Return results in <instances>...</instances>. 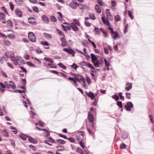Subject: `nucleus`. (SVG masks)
<instances>
[{"mask_svg": "<svg viewBox=\"0 0 154 154\" xmlns=\"http://www.w3.org/2000/svg\"><path fill=\"white\" fill-rule=\"evenodd\" d=\"M106 25L108 26H110V23L109 20H112L113 19V17L111 14L110 12V10L108 9H106Z\"/></svg>", "mask_w": 154, "mask_h": 154, "instance_id": "f257e3e1", "label": "nucleus"}, {"mask_svg": "<svg viewBox=\"0 0 154 154\" xmlns=\"http://www.w3.org/2000/svg\"><path fill=\"white\" fill-rule=\"evenodd\" d=\"M13 63L15 65H22L24 63L22 58L19 57H16V58L14 60Z\"/></svg>", "mask_w": 154, "mask_h": 154, "instance_id": "f03ea898", "label": "nucleus"}, {"mask_svg": "<svg viewBox=\"0 0 154 154\" xmlns=\"http://www.w3.org/2000/svg\"><path fill=\"white\" fill-rule=\"evenodd\" d=\"M28 37L30 41L32 42H35L36 41V37L34 33L32 32L28 33Z\"/></svg>", "mask_w": 154, "mask_h": 154, "instance_id": "7ed1b4c3", "label": "nucleus"}, {"mask_svg": "<svg viewBox=\"0 0 154 154\" xmlns=\"http://www.w3.org/2000/svg\"><path fill=\"white\" fill-rule=\"evenodd\" d=\"M133 105L132 102H129L127 103L126 105L125 106V109L128 111H129L131 110V108L133 107Z\"/></svg>", "mask_w": 154, "mask_h": 154, "instance_id": "20e7f679", "label": "nucleus"}, {"mask_svg": "<svg viewBox=\"0 0 154 154\" xmlns=\"http://www.w3.org/2000/svg\"><path fill=\"white\" fill-rule=\"evenodd\" d=\"M79 5V4L78 2L74 1L70 2L69 4V6L70 8L74 9H76V6Z\"/></svg>", "mask_w": 154, "mask_h": 154, "instance_id": "39448f33", "label": "nucleus"}, {"mask_svg": "<svg viewBox=\"0 0 154 154\" xmlns=\"http://www.w3.org/2000/svg\"><path fill=\"white\" fill-rule=\"evenodd\" d=\"M88 119L90 122H93L94 121V116L91 112H88Z\"/></svg>", "mask_w": 154, "mask_h": 154, "instance_id": "423d86ee", "label": "nucleus"}, {"mask_svg": "<svg viewBox=\"0 0 154 154\" xmlns=\"http://www.w3.org/2000/svg\"><path fill=\"white\" fill-rule=\"evenodd\" d=\"M63 50L68 53L71 54L72 56H74L75 52L71 48H64Z\"/></svg>", "mask_w": 154, "mask_h": 154, "instance_id": "0eeeda50", "label": "nucleus"}, {"mask_svg": "<svg viewBox=\"0 0 154 154\" xmlns=\"http://www.w3.org/2000/svg\"><path fill=\"white\" fill-rule=\"evenodd\" d=\"M80 64L82 66H85L92 69H94V67L90 63H87L85 62H82L80 63Z\"/></svg>", "mask_w": 154, "mask_h": 154, "instance_id": "6e6552de", "label": "nucleus"}, {"mask_svg": "<svg viewBox=\"0 0 154 154\" xmlns=\"http://www.w3.org/2000/svg\"><path fill=\"white\" fill-rule=\"evenodd\" d=\"M15 12L16 15L19 17H21L23 16L22 11L18 8H17L15 10Z\"/></svg>", "mask_w": 154, "mask_h": 154, "instance_id": "1a4fd4ad", "label": "nucleus"}, {"mask_svg": "<svg viewBox=\"0 0 154 154\" xmlns=\"http://www.w3.org/2000/svg\"><path fill=\"white\" fill-rule=\"evenodd\" d=\"M112 36L114 40H116L117 38H119V36L117 31H113L111 33Z\"/></svg>", "mask_w": 154, "mask_h": 154, "instance_id": "9d476101", "label": "nucleus"}, {"mask_svg": "<svg viewBox=\"0 0 154 154\" xmlns=\"http://www.w3.org/2000/svg\"><path fill=\"white\" fill-rule=\"evenodd\" d=\"M85 93L89 97L91 98V100H93L95 98V95L93 92L91 91H89L88 93L87 91H86L85 92Z\"/></svg>", "mask_w": 154, "mask_h": 154, "instance_id": "9b49d317", "label": "nucleus"}, {"mask_svg": "<svg viewBox=\"0 0 154 154\" xmlns=\"http://www.w3.org/2000/svg\"><path fill=\"white\" fill-rule=\"evenodd\" d=\"M132 88V84L130 82H127L125 85V89L129 91Z\"/></svg>", "mask_w": 154, "mask_h": 154, "instance_id": "f8f14e48", "label": "nucleus"}, {"mask_svg": "<svg viewBox=\"0 0 154 154\" xmlns=\"http://www.w3.org/2000/svg\"><path fill=\"white\" fill-rule=\"evenodd\" d=\"M71 26L73 30L75 32L79 31V29L74 23H71Z\"/></svg>", "mask_w": 154, "mask_h": 154, "instance_id": "ddd939ff", "label": "nucleus"}, {"mask_svg": "<svg viewBox=\"0 0 154 154\" xmlns=\"http://www.w3.org/2000/svg\"><path fill=\"white\" fill-rule=\"evenodd\" d=\"M60 41L61 42V45L63 47H66L67 46V42L64 38H60Z\"/></svg>", "mask_w": 154, "mask_h": 154, "instance_id": "4468645a", "label": "nucleus"}, {"mask_svg": "<svg viewBox=\"0 0 154 154\" xmlns=\"http://www.w3.org/2000/svg\"><path fill=\"white\" fill-rule=\"evenodd\" d=\"M9 88H11L13 89H14L16 88V85L15 84L14 82L11 81H9Z\"/></svg>", "mask_w": 154, "mask_h": 154, "instance_id": "2eb2a0df", "label": "nucleus"}, {"mask_svg": "<svg viewBox=\"0 0 154 154\" xmlns=\"http://www.w3.org/2000/svg\"><path fill=\"white\" fill-rule=\"evenodd\" d=\"M57 14L58 15V20L60 21H62V18L63 17V16L61 13L60 12H57Z\"/></svg>", "mask_w": 154, "mask_h": 154, "instance_id": "dca6fc26", "label": "nucleus"}, {"mask_svg": "<svg viewBox=\"0 0 154 154\" xmlns=\"http://www.w3.org/2000/svg\"><path fill=\"white\" fill-rule=\"evenodd\" d=\"M2 134L6 137H9V134L6 130L5 129H3L2 131Z\"/></svg>", "mask_w": 154, "mask_h": 154, "instance_id": "f3484780", "label": "nucleus"}, {"mask_svg": "<svg viewBox=\"0 0 154 154\" xmlns=\"http://www.w3.org/2000/svg\"><path fill=\"white\" fill-rule=\"evenodd\" d=\"M92 62H94L97 60V58L94 54H91Z\"/></svg>", "mask_w": 154, "mask_h": 154, "instance_id": "a211bd4d", "label": "nucleus"}, {"mask_svg": "<svg viewBox=\"0 0 154 154\" xmlns=\"http://www.w3.org/2000/svg\"><path fill=\"white\" fill-rule=\"evenodd\" d=\"M42 19L46 23H48L49 21V19L48 17L45 15H43L42 17Z\"/></svg>", "mask_w": 154, "mask_h": 154, "instance_id": "6ab92c4d", "label": "nucleus"}, {"mask_svg": "<svg viewBox=\"0 0 154 154\" xmlns=\"http://www.w3.org/2000/svg\"><path fill=\"white\" fill-rule=\"evenodd\" d=\"M95 9L96 11L99 13H100L101 12V10L99 6L98 5H96L95 6Z\"/></svg>", "mask_w": 154, "mask_h": 154, "instance_id": "aec40b11", "label": "nucleus"}, {"mask_svg": "<svg viewBox=\"0 0 154 154\" xmlns=\"http://www.w3.org/2000/svg\"><path fill=\"white\" fill-rule=\"evenodd\" d=\"M3 44L6 46H9L11 44V42L8 40H4L3 42Z\"/></svg>", "mask_w": 154, "mask_h": 154, "instance_id": "412c9836", "label": "nucleus"}, {"mask_svg": "<svg viewBox=\"0 0 154 154\" xmlns=\"http://www.w3.org/2000/svg\"><path fill=\"white\" fill-rule=\"evenodd\" d=\"M27 137L29 138V140L31 142L34 143H37V141L35 140L34 138L31 137L30 136H27Z\"/></svg>", "mask_w": 154, "mask_h": 154, "instance_id": "4be33fe9", "label": "nucleus"}, {"mask_svg": "<svg viewBox=\"0 0 154 154\" xmlns=\"http://www.w3.org/2000/svg\"><path fill=\"white\" fill-rule=\"evenodd\" d=\"M76 80L79 82H83L84 83H85V80L84 79V77L81 76V78L80 79H79L78 78H76Z\"/></svg>", "mask_w": 154, "mask_h": 154, "instance_id": "5701e85b", "label": "nucleus"}, {"mask_svg": "<svg viewBox=\"0 0 154 154\" xmlns=\"http://www.w3.org/2000/svg\"><path fill=\"white\" fill-rule=\"evenodd\" d=\"M15 1L16 3L19 6H21L23 2V0H15Z\"/></svg>", "mask_w": 154, "mask_h": 154, "instance_id": "b1692460", "label": "nucleus"}, {"mask_svg": "<svg viewBox=\"0 0 154 154\" xmlns=\"http://www.w3.org/2000/svg\"><path fill=\"white\" fill-rule=\"evenodd\" d=\"M56 141L57 142L62 144H65L66 143V141L62 139L57 140Z\"/></svg>", "mask_w": 154, "mask_h": 154, "instance_id": "393cba45", "label": "nucleus"}, {"mask_svg": "<svg viewBox=\"0 0 154 154\" xmlns=\"http://www.w3.org/2000/svg\"><path fill=\"white\" fill-rule=\"evenodd\" d=\"M43 35L45 37L47 38H52L50 34L44 32L43 33Z\"/></svg>", "mask_w": 154, "mask_h": 154, "instance_id": "a878e982", "label": "nucleus"}, {"mask_svg": "<svg viewBox=\"0 0 154 154\" xmlns=\"http://www.w3.org/2000/svg\"><path fill=\"white\" fill-rule=\"evenodd\" d=\"M44 60H45V61H46L48 62H49L50 63H54L53 60H52L49 58L45 57L44 58Z\"/></svg>", "mask_w": 154, "mask_h": 154, "instance_id": "bb28decb", "label": "nucleus"}, {"mask_svg": "<svg viewBox=\"0 0 154 154\" xmlns=\"http://www.w3.org/2000/svg\"><path fill=\"white\" fill-rule=\"evenodd\" d=\"M104 62L106 66H108L111 65L110 61H107L106 58L104 59Z\"/></svg>", "mask_w": 154, "mask_h": 154, "instance_id": "cd10ccee", "label": "nucleus"}, {"mask_svg": "<svg viewBox=\"0 0 154 154\" xmlns=\"http://www.w3.org/2000/svg\"><path fill=\"white\" fill-rule=\"evenodd\" d=\"M89 15L90 17V18L92 20H94L95 19V17L94 14L92 13H89Z\"/></svg>", "mask_w": 154, "mask_h": 154, "instance_id": "c85d7f7f", "label": "nucleus"}, {"mask_svg": "<svg viewBox=\"0 0 154 154\" xmlns=\"http://www.w3.org/2000/svg\"><path fill=\"white\" fill-rule=\"evenodd\" d=\"M115 20L116 22L120 21L121 20V18L120 16L119 15H117L115 16Z\"/></svg>", "mask_w": 154, "mask_h": 154, "instance_id": "c756f323", "label": "nucleus"}, {"mask_svg": "<svg viewBox=\"0 0 154 154\" xmlns=\"http://www.w3.org/2000/svg\"><path fill=\"white\" fill-rule=\"evenodd\" d=\"M68 79L69 80L72 81L73 82L74 84L76 86H78V85L76 83L77 82L76 80L74 79L72 77H69V78Z\"/></svg>", "mask_w": 154, "mask_h": 154, "instance_id": "7c9ffc66", "label": "nucleus"}, {"mask_svg": "<svg viewBox=\"0 0 154 154\" xmlns=\"http://www.w3.org/2000/svg\"><path fill=\"white\" fill-rule=\"evenodd\" d=\"M113 99H115V100L117 101L119 99V96L116 94H115L112 96Z\"/></svg>", "mask_w": 154, "mask_h": 154, "instance_id": "2f4dec72", "label": "nucleus"}, {"mask_svg": "<svg viewBox=\"0 0 154 154\" xmlns=\"http://www.w3.org/2000/svg\"><path fill=\"white\" fill-rule=\"evenodd\" d=\"M128 134L127 133H124L122 135V138L125 139L128 138Z\"/></svg>", "mask_w": 154, "mask_h": 154, "instance_id": "473e14b6", "label": "nucleus"}, {"mask_svg": "<svg viewBox=\"0 0 154 154\" xmlns=\"http://www.w3.org/2000/svg\"><path fill=\"white\" fill-rule=\"evenodd\" d=\"M73 21L75 24L79 26H80V23L76 19H74Z\"/></svg>", "mask_w": 154, "mask_h": 154, "instance_id": "72a5a7b5", "label": "nucleus"}, {"mask_svg": "<svg viewBox=\"0 0 154 154\" xmlns=\"http://www.w3.org/2000/svg\"><path fill=\"white\" fill-rule=\"evenodd\" d=\"M58 65L60 67L64 69H66V67L65 65H63V64L60 63H59L58 64Z\"/></svg>", "mask_w": 154, "mask_h": 154, "instance_id": "f704fd0d", "label": "nucleus"}, {"mask_svg": "<svg viewBox=\"0 0 154 154\" xmlns=\"http://www.w3.org/2000/svg\"><path fill=\"white\" fill-rule=\"evenodd\" d=\"M7 36L9 38L11 39H14L15 38L14 35L11 34H9L7 35Z\"/></svg>", "mask_w": 154, "mask_h": 154, "instance_id": "c9c22d12", "label": "nucleus"}, {"mask_svg": "<svg viewBox=\"0 0 154 154\" xmlns=\"http://www.w3.org/2000/svg\"><path fill=\"white\" fill-rule=\"evenodd\" d=\"M103 36L105 38H107L108 36V34L107 31L106 30L103 31Z\"/></svg>", "mask_w": 154, "mask_h": 154, "instance_id": "e433bc0d", "label": "nucleus"}, {"mask_svg": "<svg viewBox=\"0 0 154 154\" xmlns=\"http://www.w3.org/2000/svg\"><path fill=\"white\" fill-rule=\"evenodd\" d=\"M27 64L28 65L31 66H33L34 67H36V66L34 64L32 63L30 61L27 62H26Z\"/></svg>", "mask_w": 154, "mask_h": 154, "instance_id": "4c0bfd02", "label": "nucleus"}, {"mask_svg": "<svg viewBox=\"0 0 154 154\" xmlns=\"http://www.w3.org/2000/svg\"><path fill=\"white\" fill-rule=\"evenodd\" d=\"M88 41L91 43L94 48H96V46L94 42L91 41L89 38H88Z\"/></svg>", "mask_w": 154, "mask_h": 154, "instance_id": "58836bf2", "label": "nucleus"}, {"mask_svg": "<svg viewBox=\"0 0 154 154\" xmlns=\"http://www.w3.org/2000/svg\"><path fill=\"white\" fill-rule=\"evenodd\" d=\"M117 104L120 108H122V101H117Z\"/></svg>", "mask_w": 154, "mask_h": 154, "instance_id": "ea45409f", "label": "nucleus"}, {"mask_svg": "<svg viewBox=\"0 0 154 154\" xmlns=\"http://www.w3.org/2000/svg\"><path fill=\"white\" fill-rule=\"evenodd\" d=\"M79 144L81 146L82 148H84L85 147V145L83 140H82L79 142Z\"/></svg>", "mask_w": 154, "mask_h": 154, "instance_id": "a19ab883", "label": "nucleus"}, {"mask_svg": "<svg viewBox=\"0 0 154 154\" xmlns=\"http://www.w3.org/2000/svg\"><path fill=\"white\" fill-rule=\"evenodd\" d=\"M41 44L43 45H45V46H48L49 45V44L47 42H44V41H41Z\"/></svg>", "mask_w": 154, "mask_h": 154, "instance_id": "79ce46f5", "label": "nucleus"}, {"mask_svg": "<svg viewBox=\"0 0 154 154\" xmlns=\"http://www.w3.org/2000/svg\"><path fill=\"white\" fill-rule=\"evenodd\" d=\"M50 19L54 22H56L57 21L56 18L53 15L51 16Z\"/></svg>", "mask_w": 154, "mask_h": 154, "instance_id": "37998d69", "label": "nucleus"}, {"mask_svg": "<svg viewBox=\"0 0 154 154\" xmlns=\"http://www.w3.org/2000/svg\"><path fill=\"white\" fill-rule=\"evenodd\" d=\"M71 66L75 70H76L77 68L78 67V66L75 63H73V64Z\"/></svg>", "mask_w": 154, "mask_h": 154, "instance_id": "c03bdc74", "label": "nucleus"}, {"mask_svg": "<svg viewBox=\"0 0 154 154\" xmlns=\"http://www.w3.org/2000/svg\"><path fill=\"white\" fill-rule=\"evenodd\" d=\"M10 58L11 60L13 61V62L14 61V60L16 58V57H14V55L13 54H12L10 55Z\"/></svg>", "mask_w": 154, "mask_h": 154, "instance_id": "a18cd8bd", "label": "nucleus"}, {"mask_svg": "<svg viewBox=\"0 0 154 154\" xmlns=\"http://www.w3.org/2000/svg\"><path fill=\"white\" fill-rule=\"evenodd\" d=\"M94 64V66L96 67H99L100 66L97 60L94 62H93Z\"/></svg>", "mask_w": 154, "mask_h": 154, "instance_id": "49530a36", "label": "nucleus"}, {"mask_svg": "<svg viewBox=\"0 0 154 154\" xmlns=\"http://www.w3.org/2000/svg\"><path fill=\"white\" fill-rule=\"evenodd\" d=\"M47 65L50 67L52 68H57L56 66L54 64H51V63H48L47 64Z\"/></svg>", "mask_w": 154, "mask_h": 154, "instance_id": "de8ad7c7", "label": "nucleus"}, {"mask_svg": "<svg viewBox=\"0 0 154 154\" xmlns=\"http://www.w3.org/2000/svg\"><path fill=\"white\" fill-rule=\"evenodd\" d=\"M128 24H127L125 26L124 30V32L125 33H126L128 32Z\"/></svg>", "mask_w": 154, "mask_h": 154, "instance_id": "09e8293b", "label": "nucleus"}, {"mask_svg": "<svg viewBox=\"0 0 154 154\" xmlns=\"http://www.w3.org/2000/svg\"><path fill=\"white\" fill-rule=\"evenodd\" d=\"M9 5L12 11L14 10V4L12 3L11 2H9Z\"/></svg>", "mask_w": 154, "mask_h": 154, "instance_id": "8fccbe9b", "label": "nucleus"}, {"mask_svg": "<svg viewBox=\"0 0 154 154\" xmlns=\"http://www.w3.org/2000/svg\"><path fill=\"white\" fill-rule=\"evenodd\" d=\"M4 83L5 85V88H7L8 89H9V82H8L7 81H5L4 82Z\"/></svg>", "mask_w": 154, "mask_h": 154, "instance_id": "3c124183", "label": "nucleus"}, {"mask_svg": "<svg viewBox=\"0 0 154 154\" xmlns=\"http://www.w3.org/2000/svg\"><path fill=\"white\" fill-rule=\"evenodd\" d=\"M125 94L126 95V98L128 99H130L131 98L130 96L131 95V94L130 93L126 92Z\"/></svg>", "mask_w": 154, "mask_h": 154, "instance_id": "603ef678", "label": "nucleus"}, {"mask_svg": "<svg viewBox=\"0 0 154 154\" xmlns=\"http://www.w3.org/2000/svg\"><path fill=\"white\" fill-rule=\"evenodd\" d=\"M86 79L88 84H90L91 81L89 77L87 75H86Z\"/></svg>", "mask_w": 154, "mask_h": 154, "instance_id": "864d4df0", "label": "nucleus"}, {"mask_svg": "<svg viewBox=\"0 0 154 154\" xmlns=\"http://www.w3.org/2000/svg\"><path fill=\"white\" fill-rule=\"evenodd\" d=\"M7 23L8 25H9L10 26L12 27L13 26V23L11 20H8L7 21Z\"/></svg>", "mask_w": 154, "mask_h": 154, "instance_id": "5fc2aeb1", "label": "nucleus"}, {"mask_svg": "<svg viewBox=\"0 0 154 154\" xmlns=\"http://www.w3.org/2000/svg\"><path fill=\"white\" fill-rule=\"evenodd\" d=\"M67 139H68V140L70 141L71 142L74 143H75V139L72 137H70L67 138Z\"/></svg>", "mask_w": 154, "mask_h": 154, "instance_id": "6e6d98bb", "label": "nucleus"}, {"mask_svg": "<svg viewBox=\"0 0 154 154\" xmlns=\"http://www.w3.org/2000/svg\"><path fill=\"white\" fill-rule=\"evenodd\" d=\"M98 3L101 6H103L104 5V3L103 2L102 0H97Z\"/></svg>", "mask_w": 154, "mask_h": 154, "instance_id": "4d7b16f0", "label": "nucleus"}, {"mask_svg": "<svg viewBox=\"0 0 154 154\" xmlns=\"http://www.w3.org/2000/svg\"><path fill=\"white\" fill-rule=\"evenodd\" d=\"M33 10L35 12H38V8L36 6H34L33 7Z\"/></svg>", "mask_w": 154, "mask_h": 154, "instance_id": "13d9d810", "label": "nucleus"}, {"mask_svg": "<svg viewBox=\"0 0 154 154\" xmlns=\"http://www.w3.org/2000/svg\"><path fill=\"white\" fill-rule=\"evenodd\" d=\"M122 93H120L119 94V95L120 97V99L122 100H124V97L123 96H122Z\"/></svg>", "mask_w": 154, "mask_h": 154, "instance_id": "bf43d9fd", "label": "nucleus"}, {"mask_svg": "<svg viewBox=\"0 0 154 154\" xmlns=\"http://www.w3.org/2000/svg\"><path fill=\"white\" fill-rule=\"evenodd\" d=\"M129 16L131 17V18L132 20L133 19V17L132 16V13L131 11H128Z\"/></svg>", "mask_w": 154, "mask_h": 154, "instance_id": "052dcab7", "label": "nucleus"}, {"mask_svg": "<svg viewBox=\"0 0 154 154\" xmlns=\"http://www.w3.org/2000/svg\"><path fill=\"white\" fill-rule=\"evenodd\" d=\"M126 147V145L125 144L121 143L120 146V149L125 148Z\"/></svg>", "mask_w": 154, "mask_h": 154, "instance_id": "680f3d73", "label": "nucleus"}, {"mask_svg": "<svg viewBox=\"0 0 154 154\" xmlns=\"http://www.w3.org/2000/svg\"><path fill=\"white\" fill-rule=\"evenodd\" d=\"M22 85L24 86H25L26 84V81L25 79H23L22 80Z\"/></svg>", "mask_w": 154, "mask_h": 154, "instance_id": "e2e57ef3", "label": "nucleus"}, {"mask_svg": "<svg viewBox=\"0 0 154 154\" xmlns=\"http://www.w3.org/2000/svg\"><path fill=\"white\" fill-rule=\"evenodd\" d=\"M38 123L39 125L41 127H44V124L41 121L39 120L38 121Z\"/></svg>", "mask_w": 154, "mask_h": 154, "instance_id": "0e129e2a", "label": "nucleus"}, {"mask_svg": "<svg viewBox=\"0 0 154 154\" xmlns=\"http://www.w3.org/2000/svg\"><path fill=\"white\" fill-rule=\"evenodd\" d=\"M0 15L2 19L3 20H4L5 18V15L4 13L3 12H1L0 13Z\"/></svg>", "mask_w": 154, "mask_h": 154, "instance_id": "69168bd1", "label": "nucleus"}, {"mask_svg": "<svg viewBox=\"0 0 154 154\" xmlns=\"http://www.w3.org/2000/svg\"><path fill=\"white\" fill-rule=\"evenodd\" d=\"M10 141L11 145L12 146H15V141L11 139H10Z\"/></svg>", "mask_w": 154, "mask_h": 154, "instance_id": "338daca9", "label": "nucleus"}, {"mask_svg": "<svg viewBox=\"0 0 154 154\" xmlns=\"http://www.w3.org/2000/svg\"><path fill=\"white\" fill-rule=\"evenodd\" d=\"M5 59V58L3 57H0V62L2 64L4 62V60Z\"/></svg>", "mask_w": 154, "mask_h": 154, "instance_id": "774afa93", "label": "nucleus"}]
</instances>
